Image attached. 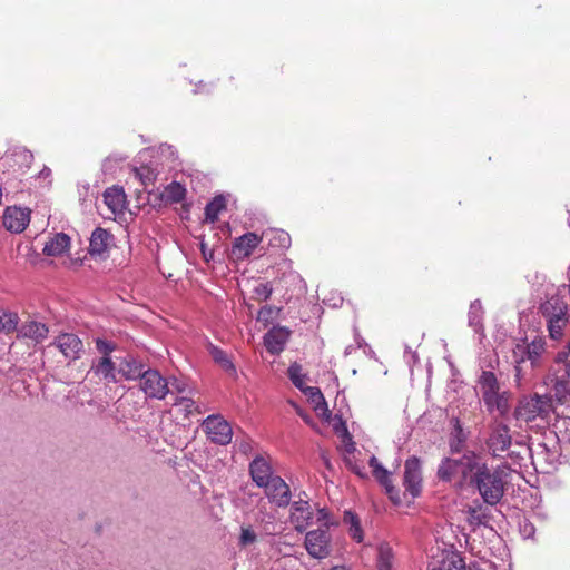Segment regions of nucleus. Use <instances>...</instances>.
<instances>
[{
  "instance_id": "f257e3e1",
  "label": "nucleus",
  "mask_w": 570,
  "mask_h": 570,
  "mask_svg": "<svg viewBox=\"0 0 570 570\" xmlns=\"http://www.w3.org/2000/svg\"><path fill=\"white\" fill-rule=\"evenodd\" d=\"M508 468L505 465L489 466L480 455L471 475L469 485L476 489L483 502L497 505L503 498L507 485Z\"/></svg>"
},
{
  "instance_id": "f03ea898",
  "label": "nucleus",
  "mask_w": 570,
  "mask_h": 570,
  "mask_svg": "<svg viewBox=\"0 0 570 570\" xmlns=\"http://www.w3.org/2000/svg\"><path fill=\"white\" fill-rule=\"evenodd\" d=\"M539 313L546 321L550 338L558 341L569 323V308L564 289L552 288L539 306Z\"/></svg>"
},
{
  "instance_id": "7ed1b4c3",
  "label": "nucleus",
  "mask_w": 570,
  "mask_h": 570,
  "mask_svg": "<svg viewBox=\"0 0 570 570\" xmlns=\"http://www.w3.org/2000/svg\"><path fill=\"white\" fill-rule=\"evenodd\" d=\"M459 456L443 458L438 466L436 476L440 481L453 483L455 487L469 484L480 454L472 450H465Z\"/></svg>"
},
{
  "instance_id": "20e7f679",
  "label": "nucleus",
  "mask_w": 570,
  "mask_h": 570,
  "mask_svg": "<svg viewBox=\"0 0 570 570\" xmlns=\"http://www.w3.org/2000/svg\"><path fill=\"white\" fill-rule=\"evenodd\" d=\"M544 351L546 340L541 336H535L531 341L522 338L515 343L512 350V362L517 381H521L535 367L540 366Z\"/></svg>"
},
{
  "instance_id": "39448f33",
  "label": "nucleus",
  "mask_w": 570,
  "mask_h": 570,
  "mask_svg": "<svg viewBox=\"0 0 570 570\" xmlns=\"http://www.w3.org/2000/svg\"><path fill=\"white\" fill-rule=\"evenodd\" d=\"M476 389L487 411L504 416L510 411V393L501 391L500 382L492 371L482 370L476 379Z\"/></svg>"
},
{
  "instance_id": "423d86ee",
  "label": "nucleus",
  "mask_w": 570,
  "mask_h": 570,
  "mask_svg": "<svg viewBox=\"0 0 570 570\" xmlns=\"http://www.w3.org/2000/svg\"><path fill=\"white\" fill-rule=\"evenodd\" d=\"M304 547L312 558H327L332 552V534L330 533V529L318 527L317 529L307 531Z\"/></svg>"
},
{
  "instance_id": "0eeeda50",
  "label": "nucleus",
  "mask_w": 570,
  "mask_h": 570,
  "mask_svg": "<svg viewBox=\"0 0 570 570\" xmlns=\"http://www.w3.org/2000/svg\"><path fill=\"white\" fill-rule=\"evenodd\" d=\"M422 465L417 456H410L404 463V473L402 484L404 487V497L412 499L420 497L422 492Z\"/></svg>"
},
{
  "instance_id": "6e6552de",
  "label": "nucleus",
  "mask_w": 570,
  "mask_h": 570,
  "mask_svg": "<svg viewBox=\"0 0 570 570\" xmlns=\"http://www.w3.org/2000/svg\"><path fill=\"white\" fill-rule=\"evenodd\" d=\"M140 390L149 399L164 400L170 393L167 379L157 370L148 368L139 380Z\"/></svg>"
},
{
  "instance_id": "1a4fd4ad",
  "label": "nucleus",
  "mask_w": 570,
  "mask_h": 570,
  "mask_svg": "<svg viewBox=\"0 0 570 570\" xmlns=\"http://www.w3.org/2000/svg\"><path fill=\"white\" fill-rule=\"evenodd\" d=\"M202 428L207 438L216 444L226 445L232 441V428L222 415H208L203 421Z\"/></svg>"
},
{
  "instance_id": "9d476101",
  "label": "nucleus",
  "mask_w": 570,
  "mask_h": 570,
  "mask_svg": "<svg viewBox=\"0 0 570 570\" xmlns=\"http://www.w3.org/2000/svg\"><path fill=\"white\" fill-rule=\"evenodd\" d=\"M512 442L510 429L502 422H495L490 426V432L487 438L485 444L489 453L493 458H501Z\"/></svg>"
},
{
  "instance_id": "9b49d317",
  "label": "nucleus",
  "mask_w": 570,
  "mask_h": 570,
  "mask_svg": "<svg viewBox=\"0 0 570 570\" xmlns=\"http://www.w3.org/2000/svg\"><path fill=\"white\" fill-rule=\"evenodd\" d=\"M289 522L298 533L306 532L313 524L314 511L308 500L298 499L289 503Z\"/></svg>"
},
{
  "instance_id": "f8f14e48",
  "label": "nucleus",
  "mask_w": 570,
  "mask_h": 570,
  "mask_svg": "<svg viewBox=\"0 0 570 570\" xmlns=\"http://www.w3.org/2000/svg\"><path fill=\"white\" fill-rule=\"evenodd\" d=\"M550 400L546 396L534 395L520 403L515 411L518 419L527 422L533 421L538 416H546L550 412Z\"/></svg>"
},
{
  "instance_id": "ddd939ff",
  "label": "nucleus",
  "mask_w": 570,
  "mask_h": 570,
  "mask_svg": "<svg viewBox=\"0 0 570 570\" xmlns=\"http://www.w3.org/2000/svg\"><path fill=\"white\" fill-rule=\"evenodd\" d=\"M264 493L268 501L277 508H287L291 503L292 492L285 480L276 475L272 478L264 487Z\"/></svg>"
},
{
  "instance_id": "4468645a",
  "label": "nucleus",
  "mask_w": 570,
  "mask_h": 570,
  "mask_svg": "<svg viewBox=\"0 0 570 570\" xmlns=\"http://www.w3.org/2000/svg\"><path fill=\"white\" fill-rule=\"evenodd\" d=\"M51 348L59 350L66 360L75 361L78 360L83 351L82 341L72 333L60 334L56 341L48 345L45 353H49Z\"/></svg>"
},
{
  "instance_id": "2eb2a0df",
  "label": "nucleus",
  "mask_w": 570,
  "mask_h": 570,
  "mask_svg": "<svg viewBox=\"0 0 570 570\" xmlns=\"http://www.w3.org/2000/svg\"><path fill=\"white\" fill-rule=\"evenodd\" d=\"M31 210L22 207H7L3 213V226L11 233H22L30 223Z\"/></svg>"
},
{
  "instance_id": "dca6fc26",
  "label": "nucleus",
  "mask_w": 570,
  "mask_h": 570,
  "mask_svg": "<svg viewBox=\"0 0 570 570\" xmlns=\"http://www.w3.org/2000/svg\"><path fill=\"white\" fill-rule=\"evenodd\" d=\"M372 473L379 483L384 487L390 500L394 504L402 502L400 490L392 484L391 473L380 463L376 456L372 455L368 460Z\"/></svg>"
},
{
  "instance_id": "f3484780",
  "label": "nucleus",
  "mask_w": 570,
  "mask_h": 570,
  "mask_svg": "<svg viewBox=\"0 0 570 570\" xmlns=\"http://www.w3.org/2000/svg\"><path fill=\"white\" fill-rule=\"evenodd\" d=\"M249 474L253 482L258 487H264L272 478H275V474L272 462L269 458L257 455L249 463Z\"/></svg>"
},
{
  "instance_id": "a211bd4d",
  "label": "nucleus",
  "mask_w": 570,
  "mask_h": 570,
  "mask_svg": "<svg viewBox=\"0 0 570 570\" xmlns=\"http://www.w3.org/2000/svg\"><path fill=\"white\" fill-rule=\"evenodd\" d=\"M291 331L285 326H274L264 335V345L271 354H279L289 338Z\"/></svg>"
},
{
  "instance_id": "6ab92c4d",
  "label": "nucleus",
  "mask_w": 570,
  "mask_h": 570,
  "mask_svg": "<svg viewBox=\"0 0 570 570\" xmlns=\"http://www.w3.org/2000/svg\"><path fill=\"white\" fill-rule=\"evenodd\" d=\"M261 240L262 237L256 233H246L234 240L232 255L237 259L246 258L258 246Z\"/></svg>"
},
{
  "instance_id": "aec40b11",
  "label": "nucleus",
  "mask_w": 570,
  "mask_h": 570,
  "mask_svg": "<svg viewBox=\"0 0 570 570\" xmlns=\"http://www.w3.org/2000/svg\"><path fill=\"white\" fill-rule=\"evenodd\" d=\"M111 237L112 236L108 230H106L101 227H97L92 232L91 237H90L89 253L91 255L104 254L108 249Z\"/></svg>"
},
{
  "instance_id": "412c9836",
  "label": "nucleus",
  "mask_w": 570,
  "mask_h": 570,
  "mask_svg": "<svg viewBox=\"0 0 570 570\" xmlns=\"http://www.w3.org/2000/svg\"><path fill=\"white\" fill-rule=\"evenodd\" d=\"M91 371L94 372L95 375L108 382H118V370L116 368L115 363L111 361L109 356H102L97 363H95L91 366Z\"/></svg>"
},
{
  "instance_id": "4be33fe9",
  "label": "nucleus",
  "mask_w": 570,
  "mask_h": 570,
  "mask_svg": "<svg viewBox=\"0 0 570 570\" xmlns=\"http://www.w3.org/2000/svg\"><path fill=\"white\" fill-rule=\"evenodd\" d=\"M70 247V237L65 233H57L43 246V254L47 256H59Z\"/></svg>"
},
{
  "instance_id": "5701e85b",
  "label": "nucleus",
  "mask_w": 570,
  "mask_h": 570,
  "mask_svg": "<svg viewBox=\"0 0 570 570\" xmlns=\"http://www.w3.org/2000/svg\"><path fill=\"white\" fill-rule=\"evenodd\" d=\"M145 371L142 363L132 356L124 358L118 368V373L128 381L140 380Z\"/></svg>"
},
{
  "instance_id": "b1692460",
  "label": "nucleus",
  "mask_w": 570,
  "mask_h": 570,
  "mask_svg": "<svg viewBox=\"0 0 570 570\" xmlns=\"http://www.w3.org/2000/svg\"><path fill=\"white\" fill-rule=\"evenodd\" d=\"M301 391L308 397L309 402L314 405L315 412L318 415H322L326 419L330 417V411L327 407V403L318 387L305 386Z\"/></svg>"
},
{
  "instance_id": "393cba45",
  "label": "nucleus",
  "mask_w": 570,
  "mask_h": 570,
  "mask_svg": "<svg viewBox=\"0 0 570 570\" xmlns=\"http://www.w3.org/2000/svg\"><path fill=\"white\" fill-rule=\"evenodd\" d=\"M483 314H484V311H483L480 299L473 301L470 304V308H469V313H468L469 326L472 327L473 331L476 334H480L481 336L484 335L483 334V331H484Z\"/></svg>"
},
{
  "instance_id": "a878e982",
  "label": "nucleus",
  "mask_w": 570,
  "mask_h": 570,
  "mask_svg": "<svg viewBox=\"0 0 570 570\" xmlns=\"http://www.w3.org/2000/svg\"><path fill=\"white\" fill-rule=\"evenodd\" d=\"M125 193L120 188H108L104 193V200L108 208L114 213H120L125 205Z\"/></svg>"
},
{
  "instance_id": "bb28decb",
  "label": "nucleus",
  "mask_w": 570,
  "mask_h": 570,
  "mask_svg": "<svg viewBox=\"0 0 570 570\" xmlns=\"http://www.w3.org/2000/svg\"><path fill=\"white\" fill-rule=\"evenodd\" d=\"M376 567L377 570H394V553L386 542L377 547Z\"/></svg>"
},
{
  "instance_id": "cd10ccee",
  "label": "nucleus",
  "mask_w": 570,
  "mask_h": 570,
  "mask_svg": "<svg viewBox=\"0 0 570 570\" xmlns=\"http://www.w3.org/2000/svg\"><path fill=\"white\" fill-rule=\"evenodd\" d=\"M466 441V434L464 433L462 426L460 425L459 420H456L455 425L453 428V432L451 433L449 446L450 451L453 455L462 454L464 444Z\"/></svg>"
},
{
  "instance_id": "c85d7f7f",
  "label": "nucleus",
  "mask_w": 570,
  "mask_h": 570,
  "mask_svg": "<svg viewBox=\"0 0 570 570\" xmlns=\"http://www.w3.org/2000/svg\"><path fill=\"white\" fill-rule=\"evenodd\" d=\"M343 521L348 528L351 538L356 542H362L364 537L358 517L354 512L347 510L344 512Z\"/></svg>"
},
{
  "instance_id": "c756f323",
  "label": "nucleus",
  "mask_w": 570,
  "mask_h": 570,
  "mask_svg": "<svg viewBox=\"0 0 570 570\" xmlns=\"http://www.w3.org/2000/svg\"><path fill=\"white\" fill-rule=\"evenodd\" d=\"M226 208V199L219 195L214 197L205 207L206 220L215 223L219 214Z\"/></svg>"
},
{
  "instance_id": "7c9ffc66",
  "label": "nucleus",
  "mask_w": 570,
  "mask_h": 570,
  "mask_svg": "<svg viewBox=\"0 0 570 570\" xmlns=\"http://www.w3.org/2000/svg\"><path fill=\"white\" fill-rule=\"evenodd\" d=\"M186 189L185 187L176 181L170 183L167 185L163 193V198L166 202L170 203H179L185 198Z\"/></svg>"
},
{
  "instance_id": "2f4dec72",
  "label": "nucleus",
  "mask_w": 570,
  "mask_h": 570,
  "mask_svg": "<svg viewBox=\"0 0 570 570\" xmlns=\"http://www.w3.org/2000/svg\"><path fill=\"white\" fill-rule=\"evenodd\" d=\"M18 315L16 313L0 309V334H9L17 328Z\"/></svg>"
},
{
  "instance_id": "473e14b6",
  "label": "nucleus",
  "mask_w": 570,
  "mask_h": 570,
  "mask_svg": "<svg viewBox=\"0 0 570 570\" xmlns=\"http://www.w3.org/2000/svg\"><path fill=\"white\" fill-rule=\"evenodd\" d=\"M266 236L269 237V245L281 249H286L291 246V236L282 229L271 230Z\"/></svg>"
},
{
  "instance_id": "72a5a7b5",
  "label": "nucleus",
  "mask_w": 570,
  "mask_h": 570,
  "mask_svg": "<svg viewBox=\"0 0 570 570\" xmlns=\"http://www.w3.org/2000/svg\"><path fill=\"white\" fill-rule=\"evenodd\" d=\"M287 374H288V377L292 381V383L298 390H302L306 386L304 383L306 374L303 373V367L301 364H298L296 362L292 363L287 370Z\"/></svg>"
},
{
  "instance_id": "f704fd0d",
  "label": "nucleus",
  "mask_w": 570,
  "mask_h": 570,
  "mask_svg": "<svg viewBox=\"0 0 570 570\" xmlns=\"http://www.w3.org/2000/svg\"><path fill=\"white\" fill-rule=\"evenodd\" d=\"M174 406L180 409L185 417H189L198 409V404L190 396H177L174 402Z\"/></svg>"
},
{
  "instance_id": "c9c22d12",
  "label": "nucleus",
  "mask_w": 570,
  "mask_h": 570,
  "mask_svg": "<svg viewBox=\"0 0 570 570\" xmlns=\"http://www.w3.org/2000/svg\"><path fill=\"white\" fill-rule=\"evenodd\" d=\"M468 521L471 525H481L487 524L489 521V515L482 508L479 507H469L468 509Z\"/></svg>"
},
{
  "instance_id": "e433bc0d",
  "label": "nucleus",
  "mask_w": 570,
  "mask_h": 570,
  "mask_svg": "<svg viewBox=\"0 0 570 570\" xmlns=\"http://www.w3.org/2000/svg\"><path fill=\"white\" fill-rule=\"evenodd\" d=\"M432 570H465V563L460 556L452 554L443 559L440 566Z\"/></svg>"
},
{
  "instance_id": "4c0bfd02",
  "label": "nucleus",
  "mask_w": 570,
  "mask_h": 570,
  "mask_svg": "<svg viewBox=\"0 0 570 570\" xmlns=\"http://www.w3.org/2000/svg\"><path fill=\"white\" fill-rule=\"evenodd\" d=\"M314 519H316L320 527H323L324 529H331L338 525V521L332 517L326 508L317 509L316 514H314Z\"/></svg>"
},
{
  "instance_id": "58836bf2",
  "label": "nucleus",
  "mask_w": 570,
  "mask_h": 570,
  "mask_svg": "<svg viewBox=\"0 0 570 570\" xmlns=\"http://www.w3.org/2000/svg\"><path fill=\"white\" fill-rule=\"evenodd\" d=\"M257 541V533L250 525H243L238 537V547L245 549Z\"/></svg>"
},
{
  "instance_id": "ea45409f",
  "label": "nucleus",
  "mask_w": 570,
  "mask_h": 570,
  "mask_svg": "<svg viewBox=\"0 0 570 570\" xmlns=\"http://www.w3.org/2000/svg\"><path fill=\"white\" fill-rule=\"evenodd\" d=\"M252 298L258 302L267 301L273 294V286L269 282L258 283L252 291Z\"/></svg>"
},
{
  "instance_id": "a19ab883",
  "label": "nucleus",
  "mask_w": 570,
  "mask_h": 570,
  "mask_svg": "<svg viewBox=\"0 0 570 570\" xmlns=\"http://www.w3.org/2000/svg\"><path fill=\"white\" fill-rule=\"evenodd\" d=\"M52 186V171L49 167L43 166L41 170L38 173V190L42 189L45 191L50 190Z\"/></svg>"
},
{
  "instance_id": "79ce46f5",
  "label": "nucleus",
  "mask_w": 570,
  "mask_h": 570,
  "mask_svg": "<svg viewBox=\"0 0 570 570\" xmlns=\"http://www.w3.org/2000/svg\"><path fill=\"white\" fill-rule=\"evenodd\" d=\"M554 361L557 364L563 365L564 376L570 380V344L557 353Z\"/></svg>"
},
{
  "instance_id": "37998d69",
  "label": "nucleus",
  "mask_w": 570,
  "mask_h": 570,
  "mask_svg": "<svg viewBox=\"0 0 570 570\" xmlns=\"http://www.w3.org/2000/svg\"><path fill=\"white\" fill-rule=\"evenodd\" d=\"M168 387L170 392H177L178 394H184L189 391V385L186 380L179 379L176 376H171L167 379Z\"/></svg>"
},
{
  "instance_id": "c03bdc74",
  "label": "nucleus",
  "mask_w": 570,
  "mask_h": 570,
  "mask_svg": "<svg viewBox=\"0 0 570 570\" xmlns=\"http://www.w3.org/2000/svg\"><path fill=\"white\" fill-rule=\"evenodd\" d=\"M276 314L277 309L274 306L265 305L258 311L257 321L267 325L272 323Z\"/></svg>"
},
{
  "instance_id": "a18cd8bd",
  "label": "nucleus",
  "mask_w": 570,
  "mask_h": 570,
  "mask_svg": "<svg viewBox=\"0 0 570 570\" xmlns=\"http://www.w3.org/2000/svg\"><path fill=\"white\" fill-rule=\"evenodd\" d=\"M135 174L137 177H139V179L141 180V183L147 186L148 184H151L155 178H156V175L154 174L153 170L148 169V168H136L135 169Z\"/></svg>"
},
{
  "instance_id": "49530a36",
  "label": "nucleus",
  "mask_w": 570,
  "mask_h": 570,
  "mask_svg": "<svg viewBox=\"0 0 570 570\" xmlns=\"http://www.w3.org/2000/svg\"><path fill=\"white\" fill-rule=\"evenodd\" d=\"M97 350L104 354V356H109V354L115 350V345L106 340L97 338L96 340Z\"/></svg>"
},
{
  "instance_id": "de8ad7c7",
  "label": "nucleus",
  "mask_w": 570,
  "mask_h": 570,
  "mask_svg": "<svg viewBox=\"0 0 570 570\" xmlns=\"http://www.w3.org/2000/svg\"><path fill=\"white\" fill-rule=\"evenodd\" d=\"M209 354L217 364H220L226 357H228L223 350L213 344H209Z\"/></svg>"
},
{
  "instance_id": "09e8293b",
  "label": "nucleus",
  "mask_w": 570,
  "mask_h": 570,
  "mask_svg": "<svg viewBox=\"0 0 570 570\" xmlns=\"http://www.w3.org/2000/svg\"><path fill=\"white\" fill-rule=\"evenodd\" d=\"M224 371L227 373L235 375L236 374V367L233 364V362L229 360V357H226L224 362L219 364Z\"/></svg>"
},
{
  "instance_id": "8fccbe9b",
  "label": "nucleus",
  "mask_w": 570,
  "mask_h": 570,
  "mask_svg": "<svg viewBox=\"0 0 570 570\" xmlns=\"http://www.w3.org/2000/svg\"><path fill=\"white\" fill-rule=\"evenodd\" d=\"M18 249H19V253H20L21 255L29 256V259H30V263H31V264H33V263H35V261H33V256H32V255H29V252L31 250V247H30L28 244H26V245H20Z\"/></svg>"
},
{
  "instance_id": "3c124183",
  "label": "nucleus",
  "mask_w": 570,
  "mask_h": 570,
  "mask_svg": "<svg viewBox=\"0 0 570 570\" xmlns=\"http://www.w3.org/2000/svg\"><path fill=\"white\" fill-rule=\"evenodd\" d=\"M521 532H522V534H523L524 537L530 538V537H532V535H533V533H534V528H533V525H532V524H530V523H525V524L522 527Z\"/></svg>"
},
{
  "instance_id": "603ef678",
  "label": "nucleus",
  "mask_w": 570,
  "mask_h": 570,
  "mask_svg": "<svg viewBox=\"0 0 570 570\" xmlns=\"http://www.w3.org/2000/svg\"><path fill=\"white\" fill-rule=\"evenodd\" d=\"M48 327L45 324L38 323V340L43 338L48 335Z\"/></svg>"
},
{
  "instance_id": "864d4df0",
  "label": "nucleus",
  "mask_w": 570,
  "mask_h": 570,
  "mask_svg": "<svg viewBox=\"0 0 570 570\" xmlns=\"http://www.w3.org/2000/svg\"><path fill=\"white\" fill-rule=\"evenodd\" d=\"M202 252H203V256H204L205 261L208 262L210 258H213V253L212 252H209V253L206 252L204 245H202Z\"/></svg>"
},
{
  "instance_id": "5fc2aeb1",
  "label": "nucleus",
  "mask_w": 570,
  "mask_h": 570,
  "mask_svg": "<svg viewBox=\"0 0 570 570\" xmlns=\"http://www.w3.org/2000/svg\"><path fill=\"white\" fill-rule=\"evenodd\" d=\"M239 449H240L242 452L246 453L250 449V446H249L248 443H242L239 445Z\"/></svg>"
},
{
  "instance_id": "6e6d98bb",
  "label": "nucleus",
  "mask_w": 570,
  "mask_h": 570,
  "mask_svg": "<svg viewBox=\"0 0 570 570\" xmlns=\"http://www.w3.org/2000/svg\"><path fill=\"white\" fill-rule=\"evenodd\" d=\"M331 570H348V569L344 566H336V567H333Z\"/></svg>"
},
{
  "instance_id": "4d7b16f0",
  "label": "nucleus",
  "mask_w": 570,
  "mask_h": 570,
  "mask_svg": "<svg viewBox=\"0 0 570 570\" xmlns=\"http://www.w3.org/2000/svg\"><path fill=\"white\" fill-rule=\"evenodd\" d=\"M352 470H353L355 473H357L358 475H363V474L361 473V471L358 470V468L353 466V468H352Z\"/></svg>"
},
{
  "instance_id": "13d9d810",
  "label": "nucleus",
  "mask_w": 570,
  "mask_h": 570,
  "mask_svg": "<svg viewBox=\"0 0 570 570\" xmlns=\"http://www.w3.org/2000/svg\"><path fill=\"white\" fill-rule=\"evenodd\" d=\"M204 412V410L200 407V405L198 404V409L195 410V413H198V414H202Z\"/></svg>"
},
{
  "instance_id": "bf43d9fd",
  "label": "nucleus",
  "mask_w": 570,
  "mask_h": 570,
  "mask_svg": "<svg viewBox=\"0 0 570 570\" xmlns=\"http://www.w3.org/2000/svg\"><path fill=\"white\" fill-rule=\"evenodd\" d=\"M73 263H75L73 261H70L67 266L70 267Z\"/></svg>"
}]
</instances>
